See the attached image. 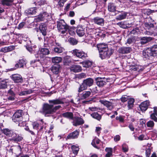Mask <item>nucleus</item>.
I'll use <instances>...</instances> for the list:
<instances>
[{
    "label": "nucleus",
    "mask_w": 157,
    "mask_h": 157,
    "mask_svg": "<svg viewBox=\"0 0 157 157\" xmlns=\"http://www.w3.org/2000/svg\"><path fill=\"white\" fill-rule=\"evenodd\" d=\"M67 0H59L58 2V5L60 7H63L64 3L67 1Z\"/></svg>",
    "instance_id": "nucleus-57"
},
{
    "label": "nucleus",
    "mask_w": 157,
    "mask_h": 157,
    "mask_svg": "<svg viewBox=\"0 0 157 157\" xmlns=\"http://www.w3.org/2000/svg\"><path fill=\"white\" fill-rule=\"evenodd\" d=\"M62 115L63 117L70 119H73V115L72 112H66L63 113Z\"/></svg>",
    "instance_id": "nucleus-30"
},
{
    "label": "nucleus",
    "mask_w": 157,
    "mask_h": 157,
    "mask_svg": "<svg viewBox=\"0 0 157 157\" xmlns=\"http://www.w3.org/2000/svg\"><path fill=\"white\" fill-rule=\"evenodd\" d=\"M132 50V48L130 47H122L120 48L118 51L121 53L127 54L130 53Z\"/></svg>",
    "instance_id": "nucleus-16"
},
{
    "label": "nucleus",
    "mask_w": 157,
    "mask_h": 157,
    "mask_svg": "<svg viewBox=\"0 0 157 157\" xmlns=\"http://www.w3.org/2000/svg\"><path fill=\"white\" fill-rule=\"evenodd\" d=\"M90 38H90H89V36H87L86 40V42H87L88 44H90L93 47L95 44L94 42L95 39L94 37Z\"/></svg>",
    "instance_id": "nucleus-32"
},
{
    "label": "nucleus",
    "mask_w": 157,
    "mask_h": 157,
    "mask_svg": "<svg viewBox=\"0 0 157 157\" xmlns=\"http://www.w3.org/2000/svg\"><path fill=\"white\" fill-rule=\"evenodd\" d=\"M149 105V101H146L142 102L140 105L139 107L141 111L142 112H144L147 109Z\"/></svg>",
    "instance_id": "nucleus-15"
},
{
    "label": "nucleus",
    "mask_w": 157,
    "mask_h": 157,
    "mask_svg": "<svg viewBox=\"0 0 157 157\" xmlns=\"http://www.w3.org/2000/svg\"><path fill=\"white\" fill-rule=\"evenodd\" d=\"M139 32V31L138 28H136L133 29L131 31L130 33V34L136 36L138 34Z\"/></svg>",
    "instance_id": "nucleus-46"
},
{
    "label": "nucleus",
    "mask_w": 157,
    "mask_h": 157,
    "mask_svg": "<svg viewBox=\"0 0 157 157\" xmlns=\"http://www.w3.org/2000/svg\"><path fill=\"white\" fill-rule=\"evenodd\" d=\"M117 24L120 27L123 29H126L127 28L129 27V26L127 25V24L126 22L121 21L118 22Z\"/></svg>",
    "instance_id": "nucleus-36"
},
{
    "label": "nucleus",
    "mask_w": 157,
    "mask_h": 157,
    "mask_svg": "<svg viewBox=\"0 0 157 157\" xmlns=\"http://www.w3.org/2000/svg\"><path fill=\"white\" fill-rule=\"evenodd\" d=\"M79 135V133L77 131H75L70 134L67 138L68 139H75L77 138Z\"/></svg>",
    "instance_id": "nucleus-25"
},
{
    "label": "nucleus",
    "mask_w": 157,
    "mask_h": 157,
    "mask_svg": "<svg viewBox=\"0 0 157 157\" xmlns=\"http://www.w3.org/2000/svg\"><path fill=\"white\" fill-rule=\"evenodd\" d=\"M135 37L133 36L128 38L127 41L126 43L128 44H131L135 42Z\"/></svg>",
    "instance_id": "nucleus-50"
},
{
    "label": "nucleus",
    "mask_w": 157,
    "mask_h": 157,
    "mask_svg": "<svg viewBox=\"0 0 157 157\" xmlns=\"http://www.w3.org/2000/svg\"><path fill=\"white\" fill-rule=\"evenodd\" d=\"M10 139V140L15 142H20L23 139L22 136L21 135L17 133L14 131Z\"/></svg>",
    "instance_id": "nucleus-7"
},
{
    "label": "nucleus",
    "mask_w": 157,
    "mask_h": 157,
    "mask_svg": "<svg viewBox=\"0 0 157 157\" xmlns=\"http://www.w3.org/2000/svg\"><path fill=\"white\" fill-rule=\"evenodd\" d=\"M143 55L146 58H148L149 57L154 56L150 48L143 51Z\"/></svg>",
    "instance_id": "nucleus-17"
},
{
    "label": "nucleus",
    "mask_w": 157,
    "mask_h": 157,
    "mask_svg": "<svg viewBox=\"0 0 157 157\" xmlns=\"http://www.w3.org/2000/svg\"><path fill=\"white\" fill-rule=\"evenodd\" d=\"M14 131L8 128H5L2 130L3 133L6 136L11 137Z\"/></svg>",
    "instance_id": "nucleus-24"
},
{
    "label": "nucleus",
    "mask_w": 157,
    "mask_h": 157,
    "mask_svg": "<svg viewBox=\"0 0 157 157\" xmlns=\"http://www.w3.org/2000/svg\"><path fill=\"white\" fill-rule=\"evenodd\" d=\"M134 71H141L143 70V68L140 66L136 65L133 69Z\"/></svg>",
    "instance_id": "nucleus-51"
},
{
    "label": "nucleus",
    "mask_w": 157,
    "mask_h": 157,
    "mask_svg": "<svg viewBox=\"0 0 157 157\" xmlns=\"http://www.w3.org/2000/svg\"><path fill=\"white\" fill-rule=\"evenodd\" d=\"M28 12L29 14L34 15L36 13V8L33 7L30 8Z\"/></svg>",
    "instance_id": "nucleus-45"
},
{
    "label": "nucleus",
    "mask_w": 157,
    "mask_h": 157,
    "mask_svg": "<svg viewBox=\"0 0 157 157\" xmlns=\"http://www.w3.org/2000/svg\"><path fill=\"white\" fill-rule=\"evenodd\" d=\"M108 8L109 11L114 12L116 11V6L113 3H109L108 4Z\"/></svg>",
    "instance_id": "nucleus-31"
},
{
    "label": "nucleus",
    "mask_w": 157,
    "mask_h": 157,
    "mask_svg": "<svg viewBox=\"0 0 157 157\" xmlns=\"http://www.w3.org/2000/svg\"><path fill=\"white\" fill-rule=\"evenodd\" d=\"M71 62V59L70 58H65L64 61V64L65 65H69Z\"/></svg>",
    "instance_id": "nucleus-47"
},
{
    "label": "nucleus",
    "mask_w": 157,
    "mask_h": 157,
    "mask_svg": "<svg viewBox=\"0 0 157 157\" xmlns=\"http://www.w3.org/2000/svg\"><path fill=\"white\" fill-rule=\"evenodd\" d=\"M145 25L146 27L148 29H149L151 28H153V24L150 22L146 23L145 24Z\"/></svg>",
    "instance_id": "nucleus-54"
},
{
    "label": "nucleus",
    "mask_w": 157,
    "mask_h": 157,
    "mask_svg": "<svg viewBox=\"0 0 157 157\" xmlns=\"http://www.w3.org/2000/svg\"><path fill=\"white\" fill-rule=\"evenodd\" d=\"M134 71H141L143 70V68L140 66L136 65L133 69Z\"/></svg>",
    "instance_id": "nucleus-52"
},
{
    "label": "nucleus",
    "mask_w": 157,
    "mask_h": 157,
    "mask_svg": "<svg viewBox=\"0 0 157 157\" xmlns=\"http://www.w3.org/2000/svg\"><path fill=\"white\" fill-rule=\"evenodd\" d=\"M121 100L123 102H124L129 99L128 97L126 95L123 96L121 98Z\"/></svg>",
    "instance_id": "nucleus-56"
},
{
    "label": "nucleus",
    "mask_w": 157,
    "mask_h": 157,
    "mask_svg": "<svg viewBox=\"0 0 157 157\" xmlns=\"http://www.w3.org/2000/svg\"><path fill=\"white\" fill-rule=\"evenodd\" d=\"M86 77V75L84 73H81L79 74L78 75V77L79 78L81 79L85 78Z\"/></svg>",
    "instance_id": "nucleus-60"
},
{
    "label": "nucleus",
    "mask_w": 157,
    "mask_h": 157,
    "mask_svg": "<svg viewBox=\"0 0 157 157\" xmlns=\"http://www.w3.org/2000/svg\"><path fill=\"white\" fill-rule=\"evenodd\" d=\"M151 153V149L148 148L146 151V155L147 157H149Z\"/></svg>",
    "instance_id": "nucleus-64"
},
{
    "label": "nucleus",
    "mask_w": 157,
    "mask_h": 157,
    "mask_svg": "<svg viewBox=\"0 0 157 157\" xmlns=\"http://www.w3.org/2000/svg\"><path fill=\"white\" fill-rule=\"evenodd\" d=\"M102 130L101 127H96L95 132L97 133L98 136H99L101 131Z\"/></svg>",
    "instance_id": "nucleus-61"
},
{
    "label": "nucleus",
    "mask_w": 157,
    "mask_h": 157,
    "mask_svg": "<svg viewBox=\"0 0 157 157\" xmlns=\"http://www.w3.org/2000/svg\"><path fill=\"white\" fill-rule=\"evenodd\" d=\"M21 147L19 146H15L14 148L13 151L16 154H19L21 153Z\"/></svg>",
    "instance_id": "nucleus-39"
},
{
    "label": "nucleus",
    "mask_w": 157,
    "mask_h": 157,
    "mask_svg": "<svg viewBox=\"0 0 157 157\" xmlns=\"http://www.w3.org/2000/svg\"><path fill=\"white\" fill-rule=\"evenodd\" d=\"M32 126L33 129L37 130L38 128L39 124L37 123L34 122L32 124Z\"/></svg>",
    "instance_id": "nucleus-58"
},
{
    "label": "nucleus",
    "mask_w": 157,
    "mask_h": 157,
    "mask_svg": "<svg viewBox=\"0 0 157 157\" xmlns=\"http://www.w3.org/2000/svg\"><path fill=\"white\" fill-rule=\"evenodd\" d=\"M72 53L77 57L82 59L85 58L87 56L86 54L82 51L77 49L73 50Z\"/></svg>",
    "instance_id": "nucleus-8"
},
{
    "label": "nucleus",
    "mask_w": 157,
    "mask_h": 157,
    "mask_svg": "<svg viewBox=\"0 0 157 157\" xmlns=\"http://www.w3.org/2000/svg\"><path fill=\"white\" fill-rule=\"evenodd\" d=\"M57 28L58 30L62 34H64L69 29V27L63 20L57 21Z\"/></svg>",
    "instance_id": "nucleus-4"
},
{
    "label": "nucleus",
    "mask_w": 157,
    "mask_h": 157,
    "mask_svg": "<svg viewBox=\"0 0 157 157\" xmlns=\"http://www.w3.org/2000/svg\"><path fill=\"white\" fill-rule=\"evenodd\" d=\"M91 94V92L90 91H86L84 92L81 97L82 99H85L88 97Z\"/></svg>",
    "instance_id": "nucleus-41"
},
{
    "label": "nucleus",
    "mask_w": 157,
    "mask_h": 157,
    "mask_svg": "<svg viewBox=\"0 0 157 157\" xmlns=\"http://www.w3.org/2000/svg\"><path fill=\"white\" fill-rule=\"evenodd\" d=\"M12 79L16 83H22L23 82V79L21 76L17 74L13 75L11 76Z\"/></svg>",
    "instance_id": "nucleus-12"
},
{
    "label": "nucleus",
    "mask_w": 157,
    "mask_h": 157,
    "mask_svg": "<svg viewBox=\"0 0 157 157\" xmlns=\"http://www.w3.org/2000/svg\"><path fill=\"white\" fill-rule=\"evenodd\" d=\"M100 140L97 138L94 139L91 143L92 145L95 147L98 148L97 146L96 145V144H98L100 143Z\"/></svg>",
    "instance_id": "nucleus-42"
},
{
    "label": "nucleus",
    "mask_w": 157,
    "mask_h": 157,
    "mask_svg": "<svg viewBox=\"0 0 157 157\" xmlns=\"http://www.w3.org/2000/svg\"><path fill=\"white\" fill-rule=\"evenodd\" d=\"M2 4L3 6H10L12 2V0H1Z\"/></svg>",
    "instance_id": "nucleus-37"
},
{
    "label": "nucleus",
    "mask_w": 157,
    "mask_h": 157,
    "mask_svg": "<svg viewBox=\"0 0 157 157\" xmlns=\"http://www.w3.org/2000/svg\"><path fill=\"white\" fill-rule=\"evenodd\" d=\"M127 14V13L123 12L117 17L116 19L119 21L124 19L126 18Z\"/></svg>",
    "instance_id": "nucleus-28"
},
{
    "label": "nucleus",
    "mask_w": 157,
    "mask_h": 157,
    "mask_svg": "<svg viewBox=\"0 0 157 157\" xmlns=\"http://www.w3.org/2000/svg\"><path fill=\"white\" fill-rule=\"evenodd\" d=\"M22 113L23 111L19 110L15 113L12 117L13 121L21 127L24 126L25 124L24 121H23Z\"/></svg>",
    "instance_id": "nucleus-2"
},
{
    "label": "nucleus",
    "mask_w": 157,
    "mask_h": 157,
    "mask_svg": "<svg viewBox=\"0 0 157 157\" xmlns=\"http://www.w3.org/2000/svg\"><path fill=\"white\" fill-rule=\"evenodd\" d=\"M48 15L46 12L43 13L42 14L39 15L37 17L35 18L34 21L36 22H39L44 21V19L47 20L48 19Z\"/></svg>",
    "instance_id": "nucleus-10"
},
{
    "label": "nucleus",
    "mask_w": 157,
    "mask_h": 157,
    "mask_svg": "<svg viewBox=\"0 0 157 157\" xmlns=\"http://www.w3.org/2000/svg\"><path fill=\"white\" fill-rule=\"evenodd\" d=\"M71 149L73 153L75 155H76L78 153L79 151V148L78 146H76L74 145L72 146Z\"/></svg>",
    "instance_id": "nucleus-43"
},
{
    "label": "nucleus",
    "mask_w": 157,
    "mask_h": 157,
    "mask_svg": "<svg viewBox=\"0 0 157 157\" xmlns=\"http://www.w3.org/2000/svg\"><path fill=\"white\" fill-rule=\"evenodd\" d=\"M71 71L74 72H78L81 71L82 68L81 66L78 65H73L71 68Z\"/></svg>",
    "instance_id": "nucleus-21"
},
{
    "label": "nucleus",
    "mask_w": 157,
    "mask_h": 157,
    "mask_svg": "<svg viewBox=\"0 0 157 157\" xmlns=\"http://www.w3.org/2000/svg\"><path fill=\"white\" fill-rule=\"evenodd\" d=\"M95 80L96 81L97 85L99 87H103L107 82V79L105 78L97 77L95 78Z\"/></svg>",
    "instance_id": "nucleus-9"
},
{
    "label": "nucleus",
    "mask_w": 157,
    "mask_h": 157,
    "mask_svg": "<svg viewBox=\"0 0 157 157\" xmlns=\"http://www.w3.org/2000/svg\"><path fill=\"white\" fill-rule=\"evenodd\" d=\"M85 28L82 26L78 25L77 27L76 33L79 36H82L85 34Z\"/></svg>",
    "instance_id": "nucleus-14"
},
{
    "label": "nucleus",
    "mask_w": 157,
    "mask_h": 157,
    "mask_svg": "<svg viewBox=\"0 0 157 157\" xmlns=\"http://www.w3.org/2000/svg\"><path fill=\"white\" fill-rule=\"evenodd\" d=\"M91 116L94 118L99 121L101 118V116L97 113L94 112L91 114Z\"/></svg>",
    "instance_id": "nucleus-44"
},
{
    "label": "nucleus",
    "mask_w": 157,
    "mask_h": 157,
    "mask_svg": "<svg viewBox=\"0 0 157 157\" xmlns=\"http://www.w3.org/2000/svg\"><path fill=\"white\" fill-rule=\"evenodd\" d=\"M153 112L150 115V117L151 119L154 120L155 121H157V118L156 116H157V108L156 107L154 108Z\"/></svg>",
    "instance_id": "nucleus-27"
},
{
    "label": "nucleus",
    "mask_w": 157,
    "mask_h": 157,
    "mask_svg": "<svg viewBox=\"0 0 157 157\" xmlns=\"http://www.w3.org/2000/svg\"><path fill=\"white\" fill-rule=\"evenodd\" d=\"M7 80H3L0 81V89L5 88L7 87Z\"/></svg>",
    "instance_id": "nucleus-35"
},
{
    "label": "nucleus",
    "mask_w": 157,
    "mask_h": 157,
    "mask_svg": "<svg viewBox=\"0 0 157 157\" xmlns=\"http://www.w3.org/2000/svg\"><path fill=\"white\" fill-rule=\"evenodd\" d=\"M99 102L105 106L109 110H111L113 109V106L111 102L105 100H100Z\"/></svg>",
    "instance_id": "nucleus-13"
},
{
    "label": "nucleus",
    "mask_w": 157,
    "mask_h": 157,
    "mask_svg": "<svg viewBox=\"0 0 157 157\" xmlns=\"http://www.w3.org/2000/svg\"><path fill=\"white\" fill-rule=\"evenodd\" d=\"M134 101V100L133 98H129L128 101V109L132 108L133 106V103Z\"/></svg>",
    "instance_id": "nucleus-38"
},
{
    "label": "nucleus",
    "mask_w": 157,
    "mask_h": 157,
    "mask_svg": "<svg viewBox=\"0 0 157 157\" xmlns=\"http://www.w3.org/2000/svg\"><path fill=\"white\" fill-rule=\"evenodd\" d=\"M154 122L151 121H148L147 123V126L149 127H152L154 126Z\"/></svg>",
    "instance_id": "nucleus-55"
},
{
    "label": "nucleus",
    "mask_w": 157,
    "mask_h": 157,
    "mask_svg": "<svg viewBox=\"0 0 157 157\" xmlns=\"http://www.w3.org/2000/svg\"><path fill=\"white\" fill-rule=\"evenodd\" d=\"M151 50L154 55H155L157 53V45H155L152 46V47L150 48Z\"/></svg>",
    "instance_id": "nucleus-48"
},
{
    "label": "nucleus",
    "mask_w": 157,
    "mask_h": 157,
    "mask_svg": "<svg viewBox=\"0 0 157 157\" xmlns=\"http://www.w3.org/2000/svg\"><path fill=\"white\" fill-rule=\"evenodd\" d=\"M69 41L71 44L73 45H75L77 43V40L74 38H69Z\"/></svg>",
    "instance_id": "nucleus-53"
},
{
    "label": "nucleus",
    "mask_w": 157,
    "mask_h": 157,
    "mask_svg": "<svg viewBox=\"0 0 157 157\" xmlns=\"http://www.w3.org/2000/svg\"><path fill=\"white\" fill-rule=\"evenodd\" d=\"M80 63L82 64L83 67L86 68H88L90 67L92 65V62L89 60L81 62Z\"/></svg>",
    "instance_id": "nucleus-33"
},
{
    "label": "nucleus",
    "mask_w": 157,
    "mask_h": 157,
    "mask_svg": "<svg viewBox=\"0 0 157 157\" xmlns=\"http://www.w3.org/2000/svg\"><path fill=\"white\" fill-rule=\"evenodd\" d=\"M48 102L50 104L47 103H44L43 105L42 110L40 111V112L44 115L45 116H49L61 107L60 105L56 106L54 107V105L63 103L62 100L59 99L49 100Z\"/></svg>",
    "instance_id": "nucleus-1"
},
{
    "label": "nucleus",
    "mask_w": 157,
    "mask_h": 157,
    "mask_svg": "<svg viewBox=\"0 0 157 157\" xmlns=\"http://www.w3.org/2000/svg\"><path fill=\"white\" fill-rule=\"evenodd\" d=\"M60 67L58 65H55L52 67L51 70L54 74H57L59 73Z\"/></svg>",
    "instance_id": "nucleus-26"
},
{
    "label": "nucleus",
    "mask_w": 157,
    "mask_h": 157,
    "mask_svg": "<svg viewBox=\"0 0 157 157\" xmlns=\"http://www.w3.org/2000/svg\"><path fill=\"white\" fill-rule=\"evenodd\" d=\"M152 39L151 37H141L140 39V43L141 44L144 45L147 43Z\"/></svg>",
    "instance_id": "nucleus-23"
},
{
    "label": "nucleus",
    "mask_w": 157,
    "mask_h": 157,
    "mask_svg": "<svg viewBox=\"0 0 157 157\" xmlns=\"http://www.w3.org/2000/svg\"><path fill=\"white\" fill-rule=\"evenodd\" d=\"M60 44L59 43H56V47L54 48V51L58 53H61L64 50V49L60 46Z\"/></svg>",
    "instance_id": "nucleus-22"
},
{
    "label": "nucleus",
    "mask_w": 157,
    "mask_h": 157,
    "mask_svg": "<svg viewBox=\"0 0 157 157\" xmlns=\"http://www.w3.org/2000/svg\"><path fill=\"white\" fill-rule=\"evenodd\" d=\"M39 29L43 34L44 36L46 35L47 33V27L46 25L44 23H41L39 26Z\"/></svg>",
    "instance_id": "nucleus-20"
},
{
    "label": "nucleus",
    "mask_w": 157,
    "mask_h": 157,
    "mask_svg": "<svg viewBox=\"0 0 157 157\" xmlns=\"http://www.w3.org/2000/svg\"><path fill=\"white\" fill-rule=\"evenodd\" d=\"M9 93L11 95V96H10L8 98V99L10 101H13L15 99L14 98V94L13 91H9Z\"/></svg>",
    "instance_id": "nucleus-49"
},
{
    "label": "nucleus",
    "mask_w": 157,
    "mask_h": 157,
    "mask_svg": "<svg viewBox=\"0 0 157 157\" xmlns=\"http://www.w3.org/2000/svg\"><path fill=\"white\" fill-rule=\"evenodd\" d=\"M151 134L153 137H157V131L156 130H154L151 132Z\"/></svg>",
    "instance_id": "nucleus-62"
},
{
    "label": "nucleus",
    "mask_w": 157,
    "mask_h": 157,
    "mask_svg": "<svg viewBox=\"0 0 157 157\" xmlns=\"http://www.w3.org/2000/svg\"><path fill=\"white\" fill-rule=\"evenodd\" d=\"M62 60V59L60 57H55L52 58V61L53 63H59Z\"/></svg>",
    "instance_id": "nucleus-40"
},
{
    "label": "nucleus",
    "mask_w": 157,
    "mask_h": 157,
    "mask_svg": "<svg viewBox=\"0 0 157 157\" xmlns=\"http://www.w3.org/2000/svg\"><path fill=\"white\" fill-rule=\"evenodd\" d=\"M107 153L105 155V157H110L112 155L113 149L111 148L107 147L105 149Z\"/></svg>",
    "instance_id": "nucleus-34"
},
{
    "label": "nucleus",
    "mask_w": 157,
    "mask_h": 157,
    "mask_svg": "<svg viewBox=\"0 0 157 157\" xmlns=\"http://www.w3.org/2000/svg\"><path fill=\"white\" fill-rule=\"evenodd\" d=\"M113 50L106 49L104 51L99 52V56L101 59H108L112 54Z\"/></svg>",
    "instance_id": "nucleus-5"
},
{
    "label": "nucleus",
    "mask_w": 157,
    "mask_h": 157,
    "mask_svg": "<svg viewBox=\"0 0 157 157\" xmlns=\"http://www.w3.org/2000/svg\"><path fill=\"white\" fill-rule=\"evenodd\" d=\"M122 149L124 152H127L128 150V146L125 144H123L122 145Z\"/></svg>",
    "instance_id": "nucleus-63"
},
{
    "label": "nucleus",
    "mask_w": 157,
    "mask_h": 157,
    "mask_svg": "<svg viewBox=\"0 0 157 157\" xmlns=\"http://www.w3.org/2000/svg\"><path fill=\"white\" fill-rule=\"evenodd\" d=\"M94 22L99 25H103L104 23V21L103 18L98 17H96L93 19Z\"/></svg>",
    "instance_id": "nucleus-19"
},
{
    "label": "nucleus",
    "mask_w": 157,
    "mask_h": 157,
    "mask_svg": "<svg viewBox=\"0 0 157 157\" xmlns=\"http://www.w3.org/2000/svg\"><path fill=\"white\" fill-rule=\"evenodd\" d=\"M116 120L119 121L121 122H123L124 121V118L121 116L116 117Z\"/></svg>",
    "instance_id": "nucleus-59"
},
{
    "label": "nucleus",
    "mask_w": 157,
    "mask_h": 157,
    "mask_svg": "<svg viewBox=\"0 0 157 157\" xmlns=\"http://www.w3.org/2000/svg\"><path fill=\"white\" fill-rule=\"evenodd\" d=\"M26 63V62L24 59H20L18 63L15 64L14 69H16L18 68L23 67L25 65Z\"/></svg>",
    "instance_id": "nucleus-18"
},
{
    "label": "nucleus",
    "mask_w": 157,
    "mask_h": 157,
    "mask_svg": "<svg viewBox=\"0 0 157 157\" xmlns=\"http://www.w3.org/2000/svg\"><path fill=\"white\" fill-rule=\"evenodd\" d=\"M98 48L99 52L104 51L106 48L109 49L107 45L103 43L98 44Z\"/></svg>",
    "instance_id": "nucleus-29"
},
{
    "label": "nucleus",
    "mask_w": 157,
    "mask_h": 157,
    "mask_svg": "<svg viewBox=\"0 0 157 157\" xmlns=\"http://www.w3.org/2000/svg\"><path fill=\"white\" fill-rule=\"evenodd\" d=\"M73 125L75 126L82 125L84 122L83 119L80 117H75L73 118Z\"/></svg>",
    "instance_id": "nucleus-11"
},
{
    "label": "nucleus",
    "mask_w": 157,
    "mask_h": 157,
    "mask_svg": "<svg viewBox=\"0 0 157 157\" xmlns=\"http://www.w3.org/2000/svg\"><path fill=\"white\" fill-rule=\"evenodd\" d=\"M94 80L91 78H88L84 80L80 85L78 90V93H81L87 89L88 86H90L93 84Z\"/></svg>",
    "instance_id": "nucleus-3"
},
{
    "label": "nucleus",
    "mask_w": 157,
    "mask_h": 157,
    "mask_svg": "<svg viewBox=\"0 0 157 157\" xmlns=\"http://www.w3.org/2000/svg\"><path fill=\"white\" fill-rule=\"evenodd\" d=\"M50 51L48 49L46 48H41L37 54V57L42 59L44 56L48 55L49 54ZM37 57V56H36Z\"/></svg>",
    "instance_id": "nucleus-6"
}]
</instances>
